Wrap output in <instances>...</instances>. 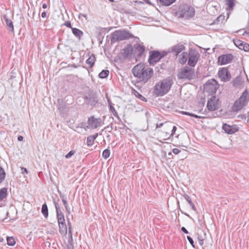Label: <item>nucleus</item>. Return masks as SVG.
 <instances>
[{
	"label": "nucleus",
	"instance_id": "cd10ccee",
	"mask_svg": "<svg viewBox=\"0 0 249 249\" xmlns=\"http://www.w3.org/2000/svg\"><path fill=\"white\" fill-rule=\"evenodd\" d=\"M7 195V190L6 188H3L0 189V201L5 198Z\"/></svg>",
	"mask_w": 249,
	"mask_h": 249
},
{
	"label": "nucleus",
	"instance_id": "09e8293b",
	"mask_svg": "<svg viewBox=\"0 0 249 249\" xmlns=\"http://www.w3.org/2000/svg\"><path fill=\"white\" fill-rule=\"evenodd\" d=\"M60 197L61 198L62 201L67 199L66 196L64 194H62L60 192L58 191Z\"/></svg>",
	"mask_w": 249,
	"mask_h": 249
},
{
	"label": "nucleus",
	"instance_id": "6e6d98bb",
	"mask_svg": "<svg viewBox=\"0 0 249 249\" xmlns=\"http://www.w3.org/2000/svg\"><path fill=\"white\" fill-rule=\"evenodd\" d=\"M181 230L183 232H184L185 233L187 234V233H189V232H188V231H187V230L186 229V228H185V227H182L181 228Z\"/></svg>",
	"mask_w": 249,
	"mask_h": 249
},
{
	"label": "nucleus",
	"instance_id": "a19ab883",
	"mask_svg": "<svg viewBox=\"0 0 249 249\" xmlns=\"http://www.w3.org/2000/svg\"><path fill=\"white\" fill-rule=\"evenodd\" d=\"M241 50L245 52H248L249 51V44L245 42Z\"/></svg>",
	"mask_w": 249,
	"mask_h": 249
},
{
	"label": "nucleus",
	"instance_id": "2eb2a0df",
	"mask_svg": "<svg viewBox=\"0 0 249 249\" xmlns=\"http://www.w3.org/2000/svg\"><path fill=\"white\" fill-rule=\"evenodd\" d=\"M222 129L227 134H231L239 130V127L236 125H230L227 124H224Z\"/></svg>",
	"mask_w": 249,
	"mask_h": 249
},
{
	"label": "nucleus",
	"instance_id": "f3484780",
	"mask_svg": "<svg viewBox=\"0 0 249 249\" xmlns=\"http://www.w3.org/2000/svg\"><path fill=\"white\" fill-rule=\"evenodd\" d=\"M171 49L172 52L174 53L176 55H177L180 53L185 50V47L183 44L179 43L172 47Z\"/></svg>",
	"mask_w": 249,
	"mask_h": 249
},
{
	"label": "nucleus",
	"instance_id": "a211bd4d",
	"mask_svg": "<svg viewBox=\"0 0 249 249\" xmlns=\"http://www.w3.org/2000/svg\"><path fill=\"white\" fill-rule=\"evenodd\" d=\"M232 141H218L217 145L223 149H229L232 147Z\"/></svg>",
	"mask_w": 249,
	"mask_h": 249
},
{
	"label": "nucleus",
	"instance_id": "aec40b11",
	"mask_svg": "<svg viewBox=\"0 0 249 249\" xmlns=\"http://www.w3.org/2000/svg\"><path fill=\"white\" fill-rule=\"evenodd\" d=\"M3 19L5 20L7 27L9 28V30L10 31L13 32H14V26H13V22L11 21V20L8 18V17L6 15H4Z\"/></svg>",
	"mask_w": 249,
	"mask_h": 249
},
{
	"label": "nucleus",
	"instance_id": "37998d69",
	"mask_svg": "<svg viewBox=\"0 0 249 249\" xmlns=\"http://www.w3.org/2000/svg\"><path fill=\"white\" fill-rule=\"evenodd\" d=\"M75 153L76 151L75 150H71L65 156V157L66 159H69L71 158L72 155H73Z\"/></svg>",
	"mask_w": 249,
	"mask_h": 249
},
{
	"label": "nucleus",
	"instance_id": "338daca9",
	"mask_svg": "<svg viewBox=\"0 0 249 249\" xmlns=\"http://www.w3.org/2000/svg\"><path fill=\"white\" fill-rule=\"evenodd\" d=\"M185 215H186V216H188V217H190V215H189V214H185Z\"/></svg>",
	"mask_w": 249,
	"mask_h": 249
},
{
	"label": "nucleus",
	"instance_id": "412c9836",
	"mask_svg": "<svg viewBox=\"0 0 249 249\" xmlns=\"http://www.w3.org/2000/svg\"><path fill=\"white\" fill-rule=\"evenodd\" d=\"M188 58V54L186 52H182L179 56V62L181 64H184Z\"/></svg>",
	"mask_w": 249,
	"mask_h": 249
},
{
	"label": "nucleus",
	"instance_id": "7ed1b4c3",
	"mask_svg": "<svg viewBox=\"0 0 249 249\" xmlns=\"http://www.w3.org/2000/svg\"><path fill=\"white\" fill-rule=\"evenodd\" d=\"M249 103V91L246 89L241 95L236 100L231 107L233 112H238L243 109Z\"/></svg>",
	"mask_w": 249,
	"mask_h": 249
},
{
	"label": "nucleus",
	"instance_id": "4468645a",
	"mask_svg": "<svg viewBox=\"0 0 249 249\" xmlns=\"http://www.w3.org/2000/svg\"><path fill=\"white\" fill-rule=\"evenodd\" d=\"M218 75L221 81L223 82L229 81L231 78V75L228 70L225 68H223L219 71Z\"/></svg>",
	"mask_w": 249,
	"mask_h": 249
},
{
	"label": "nucleus",
	"instance_id": "ea45409f",
	"mask_svg": "<svg viewBox=\"0 0 249 249\" xmlns=\"http://www.w3.org/2000/svg\"><path fill=\"white\" fill-rule=\"evenodd\" d=\"M181 113L183 114H185V115H188L191 116L192 117H195L196 118H201V117L199 116H198L197 115H196V114H193V113H189V112H186V111H182Z\"/></svg>",
	"mask_w": 249,
	"mask_h": 249
},
{
	"label": "nucleus",
	"instance_id": "bb28decb",
	"mask_svg": "<svg viewBox=\"0 0 249 249\" xmlns=\"http://www.w3.org/2000/svg\"><path fill=\"white\" fill-rule=\"evenodd\" d=\"M54 204L55 207L56 209V216L59 217V216H63L64 214L62 212L60 207H59V204L55 201H54Z\"/></svg>",
	"mask_w": 249,
	"mask_h": 249
},
{
	"label": "nucleus",
	"instance_id": "58836bf2",
	"mask_svg": "<svg viewBox=\"0 0 249 249\" xmlns=\"http://www.w3.org/2000/svg\"><path fill=\"white\" fill-rule=\"evenodd\" d=\"M57 218L58 225L66 224L65 223V219L64 218V215L61 216L57 217Z\"/></svg>",
	"mask_w": 249,
	"mask_h": 249
},
{
	"label": "nucleus",
	"instance_id": "4d7b16f0",
	"mask_svg": "<svg viewBox=\"0 0 249 249\" xmlns=\"http://www.w3.org/2000/svg\"><path fill=\"white\" fill-rule=\"evenodd\" d=\"M46 16H47V14L45 12H43V13H42L41 17L42 18H45L46 17Z\"/></svg>",
	"mask_w": 249,
	"mask_h": 249
},
{
	"label": "nucleus",
	"instance_id": "4c0bfd02",
	"mask_svg": "<svg viewBox=\"0 0 249 249\" xmlns=\"http://www.w3.org/2000/svg\"><path fill=\"white\" fill-rule=\"evenodd\" d=\"M110 153V150H108V149H106L105 150H104L102 153V156L103 158L107 159L109 157Z\"/></svg>",
	"mask_w": 249,
	"mask_h": 249
},
{
	"label": "nucleus",
	"instance_id": "423d86ee",
	"mask_svg": "<svg viewBox=\"0 0 249 249\" xmlns=\"http://www.w3.org/2000/svg\"><path fill=\"white\" fill-rule=\"evenodd\" d=\"M218 87L217 82L214 79H212L204 85V91L210 94H213L216 92Z\"/></svg>",
	"mask_w": 249,
	"mask_h": 249
},
{
	"label": "nucleus",
	"instance_id": "79ce46f5",
	"mask_svg": "<svg viewBox=\"0 0 249 249\" xmlns=\"http://www.w3.org/2000/svg\"><path fill=\"white\" fill-rule=\"evenodd\" d=\"M197 240H198V242L200 246H202L203 245V243H204V239H203V238L201 236L198 235V236H197Z\"/></svg>",
	"mask_w": 249,
	"mask_h": 249
},
{
	"label": "nucleus",
	"instance_id": "9b49d317",
	"mask_svg": "<svg viewBox=\"0 0 249 249\" xmlns=\"http://www.w3.org/2000/svg\"><path fill=\"white\" fill-rule=\"evenodd\" d=\"M88 124L87 128L95 129L101 126L103 124V122L100 118H95L94 116H91L89 118Z\"/></svg>",
	"mask_w": 249,
	"mask_h": 249
},
{
	"label": "nucleus",
	"instance_id": "7c9ffc66",
	"mask_svg": "<svg viewBox=\"0 0 249 249\" xmlns=\"http://www.w3.org/2000/svg\"><path fill=\"white\" fill-rule=\"evenodd\" d=\"M68 243H69V245H68V246H67V249H71V247H72L73 249H74L73 242V239H72V233L69 234Z\"/></svg>",
	"mask_w": 249,
	"mask_h": 249
},
{
	"label": "nucleus",
	"instance_id": "4be33fe9",
	"mask_svg": "<svg viewBox=\"0 0 249 249\" xmlns=\"http://www.w3.org/2000/svg\"><path fill=\"white\" fill-rule=\"evenodd\" d=\"M71 30L73 34L79 39L83 36V32L77 28H71Z\"/></svg>",
	"mask_w": 249,
	"mask_h": 249
},
{
	"label": "nucleus",
	"instance_id": "20e7f679",
	"mask_svg": "<svg viewBox=\"0 0 249 249\" xmlns=\"http://www.w3.org/2000/svg\"><path fill=\"white\" fill-rule=\"evenodd\" d=\"M132 35L128 32L124 30H116L111 34L110 41L111 43L129 39Z\"/></svg>",
	"mask_w": 249,
	"mask_h": 249
},
{
	"label": "nucleus",
	"instance_id": "c756f323",
	"mask_svg": "<svg viewBox=\"0 0 249 249\" xmlns=\"http://www.w3.org/2000/svg\"><path fill=\"white\" fill-rule=\"evenodd\" d=\"M41 213L45 217L47 218L48 216V209L46 203L43 204L42 206Z\"/></svg>",
	"mask_w": 249,
	"mask_h": 249
},
{
	"label": "nucleus",
	"instance_id": "8fccbe9b",
	"mask_svg": "<svg viewBox=\"0 0 249 249\" xmlns=\"http://www.w3.org/2000/svg\"><path fill=\"white\" fill-rule=\"evenodd\" d=\"M64 25L68 28H71V29L72 28L71 26V23L70 21H66L64 23Z\"/></svg>",
	"mask_w": 249,
	"mask_h": 249
},
{
	"label": "nucleus",
	"instance_id": "69168bd1",
	"mask_svg": "<svg viewBox=\"0 0 249 249\" xmlns=\"http://www.w3.org/2000/svg\"><path fill=\"white\" fill-rule=\"evenodd\" d=\"M68 224L69 227H70V226H71L69 219L68 220Z\"/></svg>",
	"mask_w": 249,
	"mask_h": 249
},
{
	"label": "nucleus",
	"instance_id": "dca6fc26",
	"mask_svg": "<svg viewBox=\"0 0 249 249\" xmlns=\"http://www.w3.org/2000/svg\"><path fill=\"white\" fill-rule=\"evenodd\" d=\"M87 103L92 107L95 106L98 102V96L94 93H91L89 96H86Z\"/></svg>",
	"mask_w": 249,
	"mask_h": 249
},
{
	"label": "nucleus",
	"instance_id": "e433bc0d",
	"mask_svg": "<svg viewBox=\"0 0 249 249\" xmlns=\"http://www.w3.org/2000/svg\"><path fill=\"white\" fill-rule=\"evenodd\" d=\"M108 102L109 104L110 111L112 113L114 116H118L117 112L115 110L114 107L111 105V103L109 100H108Z\"/></svg>",
	"mask_w": 249,
	"mask_h": 249
},
{
	"label": "nucleus",
	"instance_id": "6e6552de",
	"mask_svg": "<svg viewBox=\"0 0 249 249\" xmlns=\"http://www.w3.org/2000/svg\"><path fill=\"white\" fill-rule=\"evenodd\" d=\"M162 126H163V130L165 131V133L166 135L169 134L170 131L172 129L171 133L170 135V137H169V138H170L171 136H172L177 130V127L176 126H172V125L171 124L167 123H160V124H157L156 126V130L159 131L158 129ZM167 140V138H165L163 139V140Z\"/></svg>",
	"mask_w": 249,
	"mask_h": 249
},
{
	"label": "nucleus",
	"instance_id": "5701e85b",
	"mask_svg": "<svg viewBox=\"0 0 249 249\" xmlns=\"http://www.w3.org/2000/svg\"><path fill=\"white\" fill-rule=\"evenodd\" d=\"M236 0H225V3L228 6L227 9L229 10H232L235 4Z\"/></svg>",
	"mask_w": 249,
	"mask_h": 249
},
{
	"label": "nucleus",
	"instance_id": "e2e57ef3",
	"mask_svg": "<svg viewBox=\"0 0 249 249\" xmlns=\"http://www.w3.org/2000/svg\"><path fill=\"white\" fill-rule=\"evenodd\" d=\"M47 4L46 3H43L42 4V8L43 9H46L47 8Z\"/></svg>",
	"mask_w": 249,
	"mask_h": 249
},
{
	"label": "nucleus",
	"instance_id": "72a5a7b5",
	"mask_svg": "<svg viewBox=\"0 0 249 249\" xmlns=\"http://www.w3.org/2000/svg\"><path fill=\"white\" fill-rule=\"evenodd\" d=\"M109 71L108 70H103L99 74V77L100 78H105L107 77L109 74Z\"/></svg>",
	"mask_w": 249,
	"mask_h": 249
},
{
	"label": "nucleus",
	"instance_id": "864d4df0",
	"mask_svg": "<svg viewBox=\"0 0 249 249\" xmlns=\"http://www.w3.org/2000/svg\"><path fill=\"white\" fill-rule=\"evenodd\" d=\"M94 143V141H87V145L89 146L93 145Z\"/></svg>",
	"mask_w": 249,
	"mask_h": 249
},
{
	"label": "nucleus",
	"instance_id": "49530a36",
	"mask_svg": "<svg viewBox=\"0 0 249 249\" xmlns=\"http://www.w3.org/2000/svg\"><path fill=\"white\" fill-rule=\"evenodd\" d=\"M187 238L188 241L189 242V243L192 245V246L193 247L195 248V244H194V241H193V239H192V238L189 236H187Z\"/></svg>",
	"mask_w": 249,
	"mask_h": 249
},
{
	"label": "nucleus",
	"instance_id": "6ab92c4d",
	"mask_svg": "<svg viewBox=\"0 0 249 249\" xmlns=\"http://www.w3.org/2000/svg\"><path fill=\"white\" fill-rule=\"evenodd\" d=\"M134 49L138 53V54L139 56H141L144 53L145 50V48L143 45L137 44L134 45Z\"/></svg>",
	"mask_w": 249,
	"mask_h": 249
},
{
	"label": "nucleus",
	"instance_id": "ddd939ff",
	"mask_svg": "<svg viewBox=\"0 0 249 249\" xmlns=\"http://www.w3.org/2000/svg\"><path fill=\"white\" fill-rule=\"evenodd\" d=\"M233 59V55L231 54L221 55L218 57V63L220 65H224L231 63Z\"/></svg>",
	"mask_w": 249,
	"mask_h": 249
},
{
	"label": "nucleus",
	"instance_id": "f704fd0d",
	"mask_svg": "<svg viewBox=\"0 0 249 249\" xmlns=\"http://www.w3.org/2000/svg\"><path fill=\"white\" fill-rule=\"evenodd\" d=\"M7 242L8 245L11 246H13L16 244V241L13 237H7Z\"/></svg>",
	"mask_w": 249,
	"mask_h": 249
},
{
	"label": "nucleus",
	"instance_id": "473e14b6",
	"mask_svg": "<svg viewBox=\"0 0 249 249\" xmlns=\"http://www.w3.org/2000/svg\"><path fill=\"white\" fill-rule=\"evenodd\" d=\"M6 173L4 170L0 166V184L5 178Z\"/></svg>",
	"mask_w": 249,
	"mask_h": 249
},
{
	"label": "nucleus",
	"instance_id": "052dcab7",
	"mask_svg": "<svg viewBox=\"0 0 249 249\" xmlns=\"http://www.w3.org/2000/svg\"><path fill=\"white\" fill-rule=\"evenodd\" d=\"M23 137L21 136H18V140H23Z\"/></svg>",
	"mask_w": 249,
	"mask_h": 249
},
{
	"label": "nucleus",
	"instance_id": "f257e3e1",
	"mask_svg": "<svg viewBox=\"0 0 249 249\" xmlns=\"http://www.w3.org/2000/svg\"><path fill=\"white\" fill-rule=\"evenodd\" d=\"M132 72L134 76L144 83H146L153 74V69L151 68H145L144 64L143 63L135 66L132 69Z\"/></svg>",
	"mask_w": 249,
	"mask_h": 249
},
{
	"label": "nucleus",
	"instance_id": "bf43d9fd",
	"mask_svg": "<svg viewBox=\"0 0 249 249\" xmlns=\"http://www.w3.org/2000/svg\"><path fill=\"white\" fill-rule=\"evenodd\" d=\"M244 34H246L249 36V26L248 27V28L247 29V30L245 31Z\"/></svg>",
	"mask_w": 249,
	"mask_h": 249
},
{
	"label": "nucleus",
	"instance_id": "c85d7f7f",
	"mask_svg": "<svg viewBox=\"0 0 249 249\" xmlns=\"http://www.w3.org/2000/svg\"><path fill=\"white\" fill-rule=\"evenodd\" d=\"M233 42L235 45L237 46L239 49L240 50L242 49L243 46L244 44L245 43L244 42L238 39H234L233 40Z\"/></svg>",
	"mask_w": 249,
	"mask_h": 249
},
{
	"label": "nucleus",
	"instance_id": "5fc2aeb1",
	"mask_svg": "<svg viewBox=\"0 0 249 249\" xmlns=\"http://www.w3.org/2000/svg\"><path fill=\"white\" fill-rule=\"evenodd\" d=\"M21 173L22 174H24V173L28 174V172L27 169L26 168L22 167L21 168Z\"/></svg>",
	"mask_w": 249,
	"mask_h": 249
},
{
	"label": "nucleus",
	"instance_id": "0eeeda50",
	"mask_svg": "<svg viewBox=\"0 0 249 249\" xmlns=\"http://www.w3.org/2000/svg\"><path fill=\"white\" fill-rule=\"evenodd\" d=\"M199 57L200 54L198 51L195 49H190L188 53V64L189 66L194 67L196 64Z\"/></svg>",
	"mask_w": 249,
	"mask_h": 249
},
{
	"label": "nucleus",
	"instance_id": "774afa93",
	"mask_svg": "<svg viewBox=\"0 0 249 249\" xmlns=\"http://www.w3.org/2000/svg\"><path fill=\"white\" fill-rule=\"evenodd\" d=\"M109 1H110V2H113L114 0H108Z\"/></svg>",
	"mask_w": 249,
	"mask_h": 249
},
{
	"label": "nucleus",
	"instance_id": "c03bdc74",
	"mask_svg": "<svg viewBox=\"0 0 249 249\" xmlns=\"http://www.w3.org/2000/svg\"><path fill=\"white\" fill-rule=\"evenodd\" d=\"M135 96L138 97L139 99L142 101H146V100L145 97H144L142 95L140 94L139 92L136 91V93L135 94Z\"/></svg>",
	"mask_w": 249,
	"mask_h": 249
},
{
	"label": "nucleus",
	"instance_id": "1a4fd4ad",
	"mask_svg": "<svg viewBox=\"0 0 249 249\" xmlns=\"http://www.w3.org/2000/svg\"><path fill=\"white\" fill-rule=\"evenodd\" d=\"M220 106L219 100L216 96L211 97L208 101L207 107L210 111L218 109Z\"/></svg>",
	"mask_w": 249,
	"mask_h": 249
},
{
	"label": "nucleus",
	"instance_id": "9d476101",
	"mask_svg": "<svg viewBox=\"0 0 249 249\" xmlns=\"http://www.w3.org/2000/svg\"><path fill=\"white\" fill-rule=\"evenodd\" d=\"M181 14L180 16L183 18H188L193 17L195 15V10L194 8L191 7L188 5H184L180 7Z\"/></svg>",
	"mask_w": 249,
	"mask_h": 249
},
{
	"label": "nucleus",
	"instance_id": "f8f14e48",
	"mask_svg": "<svg viewBox=\"0 0 249 249\" xmlns=\"http://www.w3.org/2000/svg\"><path fill=\"white\" fill-rule=\"evenodd\" d=\"M148 62L150 65H154L159 62L163 56L160 52L157 51H150Z\"/></svg>",
	"mask_w": 249,
	"mask_h": 249
},
{
	"label": "nucleus",
	"instance_id": "de8ad7c7",
	"mask_svg": "<svg viewBox=\"0 0 249 249\" xmlns=\"http://www.w3.org/2000/svg\"><path fill=\"white\" fill-rule=\"evenodd\" d=\"M184 197L185 198V199L186 200V201L188 202V203L190 204L192 202V199L191 198H190V197L189 196H188L186 194H184Z\"/></svg>",
	"mask_w": 249,
	"mask_h": 249
},
{
	"label": "nucleus",
	"instance_id": "f03ea898",
	"mask_svg": "<svg viewBox=\"0 0 249 249\" xmlns=\"http://www.w3.org/2000/svg\"><path fill=\"white\" fill-rule=\"evenodd\" d=\"M173 84V80L171 78L164 79L156 84L153 92L157 96H162L170 90Z\"/></svg>",
	"mask_w": 249,
	"mask_h": 249
},
{
	"label": "nucleus",
	"instance_id": "680f3d73",
	"mask_svg": "<svg viewBox=\"0 0 249 249\" xmlns=\"http://www.w3.org/2000/svg\"><path fill=\"white\" fill-rule=\"evenodd\" d=\"M80 16L84 17L85 18H86V19H87V16L86 15H85V14H80Z\"/></svg>",
	"mask_w": 249,
	"mask_h": 249
},
{
	"label": "nucleus",
	"instance_id": "39448f33",
	"mask_svg": "<svg viewBox=\"0 0 249 249\" xmlns=\"http://www.w3.org/2000/svg\"><path fill=\"white\" fill-rule=\"evenodd\" d=\"M195 76V70L188 67H184L181 69L178 74V79H187L191 80L194 78Z\"/></svg>",
	"mask_w": 249,
	"mask_h": 249
},
{
	"label": "nucleus",
	"instance_id": "2f4dec72",
	"mask_svg": "<svg viewBox=\"0 0 249 249\" xmlns=\"http://www.w3.org/2000/svg\"><path fill=\"white\" fill-rule=\"evenodd\" d=\"M75 131L78 133L85 134L86 133L87 129L84 126H79L76 127Z\"/></svg>",
	"mask_w": 249,
	"mask_h": 249
},
{
	"label": "nucleus",
	"instance_id": "3c124183",
	"mask_svg": "<svg viewBox=\"0 0 249 249\" xmlns=\"http://www.w3.org/2000/svg\"><path fill=\"white\" fill-rule=\"evenodd\" d=\"M180 150H179L178 148H174L172 150V152H173V153H174L176 155L178 154L180 152Z\"/></svg>",
	"mask_w": 249,
	"mask_h": 249
},
{
	"label": "nucleus",
	"instance_id": "0e129e2a",
	"mask_svg": "<svg viewBox=\"0 0 249 249\" xmlns=\"http://www.w3.org/2000/svg\"><path fill=\"white\" fill-rule=\"evenodd\" d=\"M223 18V17L222 16H219L217 18V19H217V20H219V21L221 19H222V18Z\"/></svg>",
	"mask_w": 249,
	"mask_h": 249
},
{
	"label": "nucleus",
	"instance_id": "13d9d810",
	"mask_svg": "<svg viewBox=\"0 0 249 249\" xmlns=\"http://www.w3.org/2000/svg\"><path fill=\"white\" fill-rule=\"evenodd\" d=\"M72 233L71 226L69 227V234Z\"/></svg>",
	"mask_w": 249,
	"mask_h": 249
},
{
	"label": "nucleus",
	"instance_id": "603ef678",
	"mask_svg": "<svg viewBox=\"0 0 249 249\" xmlns=\"http://www.w3.org/2000/svg\"><path fill=\"white\" fill-rule=\"evenodd\" d=\"M190 205L191 207L192 210H193L194 211H196V208L193 202L190 204Z\"/></svg>",
	"mask_w": 249,
	"mask_h": 249
},
{
	"label": "nucleus",
	"instance_id": "b1692460",
	"mask_svg": "<svg viewBox=\"0 0 249 249\" xmlns=\"http://www.w3.org/2000/svg\"><path fill=\"white\" fill-rule=\"evenodd\" d=\"M59 232L63 236L66 235L67 233V228L66 224L59 225Z\"/></svg>",
	"mask_w": 249,
	"mask_h": 249
},
{
	"label": "nucleus",
	"instance_id": "a18cd8bd",
	"mask_svg": "<svg viewBox=\"0 0 249 249\" xmlns=\"http://www.w3.org/2000/svg\"><path fill=\"white\" fill-rule=\"evenodd\" d=\"M98 136V133L90 135L87 138V140H95Z\"/></svg>",
	"mask_w": 249,
	"mask_h": 249
},
{
	"label": "nucleus",
	"instance_id": "c9c22d12",
	"mask_svg": "<svg viewBox=\"0 0 249 249\" xmlns=\"http://www.w3.org/2000/svg\"><path fill=\"white\" fill-rule=\"evenodd\" d=\"M63 202V204L65 207V208L67 211V212L68 213V214H70L71 213V209L70 207L68 205V201L67 199L62 201Z\"/></svg>",
	"mask_w": 249,
	"mask_h": 249
},
{
	"label": "nucleus",
	"instance_id": "393cba45",
	"mask_svg": "<svg viewBox=\"0 0 249 249\" xmlns=\"http://www.w3.org/2000/svg\"><path fill=\"white\" fill-rule=\"evenodd\" d=\"M243 81L240 77H236L233 81V86L236 88H239L243 85Z\"/></svg>",
	"mask_w": 249,
	"mask_h": 249
},
{
	"label": "nucleus",
	"instance_id": "a878e982",
	"mask_svg": "<svg viewBox=\"0 0 249 249\" xmlns=\"http://www.w3.org/2000/svg\"><path fill=\"white\" fill-rule=\"evenodd\" d=\"M95 61V57L94 54H91L89 58L86 60V63L88 64L90 68L93 67Z\"/></svg>",
	"mask_w": 249,
	"mask_h": 249
}]
</instances>
